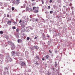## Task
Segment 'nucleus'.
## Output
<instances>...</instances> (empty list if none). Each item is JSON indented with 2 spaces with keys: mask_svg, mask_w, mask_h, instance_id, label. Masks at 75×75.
Instances as JSON below:
<instances>
[{
  "mask_svg": "<svg viewBox=\"0 0 75 75\" xmlns=\"http://www.w3.org/2000/svg\"><path fill=\"white\" fill-rule=\"evenodd\" d=\"M28 29H30V30H33V28L30 26H28L26 28V30H25V29L23 28V29L22 28L21 29V33L22 34L23 32H24V31H26V32H27L28 33V32H30V31Z\"/></svg>",
  "mask_w": 75,
  "mask_h": 75,
  "instance_id": "nucleus-1",
  "label": "nucleus"
},
{
  "mask_svg": "<svg viewBox=\"0 0 75 75\" xmlns=\"http://www.w3.org/2000/svg\"><path fill=\"white\" fill-rule=\"evenodd\" d=\"M6 61L7 62H9V61H10V62H11L12 61H13V59H11V58H10L9 57H7Z\"/></svg>",
  "mask_w": 75,
  "mask_h": 75,
  "instance_id": "nucleus-2",
  "label": "nucleus"
},
{
  "mask_svg": "<svg viewBox=\"0 0 75 75\" xmlns=\"http://www.w3.org/2000/svg\"><path fill=\"white\" fill-rule=\"evenodd\" d=\"M33 9L34 10V12L35 13H38V10L36 8V7L35 6L33 7Z\"/></svg>",
  "mask_w": 75,
  "mask_h": 75,
  "instance_id": "nucleus-3",
  "label": "nucleus"
},
{
  "mask_svg": "<svg viewBox=\"0 0 75 75\" xmlns=\"http://www.w3.org/2000/svg\"><path fill=\"white\" fill-rule=\"evenodd\" d=\"M4 71L5 73H8V68L5 67Z\"/></svg>",
  "mask_w": 75,
  "mask_h": 75,
  "instance_id": "nucleus-4",
  "label": "nucleus"
},
{
  "mask_svg": "<svg viewBox=\"0 0 75 75\" xmlns=\"http://www.w3.org/2000/svg\"><path fill=\"white\" fill-rule=\"evenodd\" d=\"M21 67H25L26 64L25 62H23L21 64Z\"/></svg>",
  "mask_w": 75,
  "mask_h": 75,
  "instance_id": "nucleus-5",
  "label": "nucleus"
},
{
  "mask_svg": "<svg viewBox=\"0 0 75 75\" xmlns=\"http://www.w3.org/2000/svg\"><path fill=\"white\" fill-rule=\"evenodd\" d=\"M11 49L12 50H14V49L15 48V45H14V44L13 43L11 45Z\"/></svg>",
  "mask_w": 75,
  "mask_h": 75,
  "instance_id": "nucleus-6",
  "label": "nucleus"
},
{
  "mask_svg": "<svg viewBox=\"0 0 75 75\" xmlns=\"http://www.w3.org/2000/svg\"><path fill=\"white\" fill-rule=\"evenodd\" d=\"M20 35V34L18 33L16 35H15L16 36V38H17V39H18V38H20V37L19 35Z\"/></svg>",
  "mask_w": 75,
  "mask_h": 75,
  "instance_id": "nucleus-7",
  "label": "nucleus"
},
{
  "mask_svg": "<svg viewBox=\"0 0 75 75\" xmlns=\"http://www.w3.org/2000/svg\"><path fill=\"white\" fill-rule=\"evenodd\" d=\"M21 26L22 27V28H24V27H25V25L24 22H23L22 23Z\"/></svg>",
  "mask_w": 75,
  "mask_h": 75,
  "instance_id": "nucleus-8",
  "label": "nucleus"
},
{
  "mask_svg": "<svg viewBox=\"0 0 75 75\" xmlns=\"http://www.w3.org/2000/svg\"><path fill=\"white\" fill-rule=\"evenodd\" d=\"M16 55L17 56H20L21 55V53L20 52H16Z\"/></svg>",
  "mask_w": 75,
  "mask_h": 75,
  "instance_id": "nucleus-9",
  "label": "nucleus"
},
{
  "mask_svg": "<svg viewBox=\"0 0 75 75\" xmlns=\"http://www.w3.org/2000/svg\"><path fill=\"white\" fill-rule=\"evenodd\" d=\"M49 56L48 55H47L45 56V58L46 59H49Z\"/></svg>",
  "mask_w": 75,
  "mask_h": 75,
  "instance_id": "nucleus-10",
  "label": "nucleus"
},
{
  "mask_svg": "<svg viewBox=\"0 0 75 75\" xmlns=\"http://www.w3.org/2000/svg\"><path fill=\"white\" fill-rule=\"evenodd\" d=\"M8 24V25H11V21H9L7 23Z\"/></svg>",
  "mask_w": 75,
  "mask_h": 75,
  "instance_id": "nucleus-11",
  "label": "nucleus"
},
{
  "mask_svg": "<svg viewBox=\"0 0 75 75\" xmlns=\"http://www.w3.org/2000/svg\"><path fill=\"white\" fill-rule=\"evenodd\" d=\"M22 41V40L21 39H18V43H21V42Z\"/></svg>",
  "mask_w": 75,
  "mask_h": 75,
  "instance_id": "nucleus-12",
  "label": "nucleus"
},
{
  "mask_svg": "<svg viewBox=\"0 0 75 75\" xmlns=\"http://www.w3.org/2000/svg\"><path fill=\"white\" fill-rule=\"evenodd\" d=\"M11 54L12 55H14V54H15V52H14V51H12L11 52Z\"/></svg>",
  "mask_w": 75,
  "mask_h": 75,
  "instance_id": "nucleus-13",
  "label": "nucleus"
},
{
  "mask_svg": "<svg viewBox=\"0 0 75 75\" xmlns=\"http://www.w3.org/2000/svg\"><path fill=\"white\" fill-rule=\"evenodd\" d=\"M35 47V49H36V50H38V47L37 46H34Z\"/></svg>",
  "mask_w": 75,
  "mask_h": 75,
  "instance_id": "nucleus-14",
  "label": "nucleus"
},
{
  "mask_svg": "<svg viewBox=\"0 0 75 75\" xmlns=\"http://www.w3.org/2000/svg\"><path fill=\"white\" fill-rule=\"evenodd\" d=\"M31 50H34L35 49V46H33L30 47Z\"/></svg>",
  "mask_w": 75,
  "mask_h": 75,
  "instance_id": "nucleus-15",
  "label": "nucleus"
},
{
  "mask_svg": "<svg viewBox=\"0 0 75 75\" xmlns=\"http://www.w3.org/2000/svg\"><path fill=\"white\" fill-rule=\"evenodd\" d=\"M19 0H16V4H19V3H20V2H19Z\"/></svg>",
  "mask_w": 75,
  "mask_h": 75,
  "instance_id": "nucleus-16",
  "label": "nucleus"
},
{
  "mask_svg": "<svg viewBox=\"0 0 75 75\" xmlns=\"http://www.w3.org/2000/svg\"><path fill=\"white\" fill-rule=\"evenodd\" d=\"M3 13H4V12H3V11H0V13L1 15H2V14H3Z\"/></svg>",
  "mask_w": 75,
  "mask_h": 75,
  "instance_id": "nucleus-17",
  "label": "nucleus"
},
{
  "mask_svg": "<svg viewBox=\"0 0 75 75\" xmlns=\"http://www.w3.org/2000/svg\"><path fill=\"white\" fill-rule=\"evenodd\" d=\"M35 64L36 65H38V66H39V64L38 63V61H36V63H35Z\"/></svg>",
  "mask_w": 75,
  "mask_h": 75,
  "instance_id": "nucleus-18",
  "label": "nucleus"
},
{
  "mask_svg": "<svg viewBox=\"0 0 75 75\" xmlns=\"http://www.w3.org/2000/svg\"><path fill=\"white\" fill-rule=\"evenodd\" d=\"M36 4L35 2H33L32 3V6H35V5Z\"/></svg>",
  "mask_w": 75,
  "mask_h": 75,
  "instance_id": "nucleus-19",
  "label": "nucleus"
},
{
  "mask_svg": "<svg viewBox=\"0 0 75 75\" xmlns=\"http://www.w3.org/2000/svg\"><path fill=\"white\" fill-rule=\"evenodd\" d=\"M25 54L26 55H27L28 54V52L27 51L25 52Z\"/></svg>",
  "mask_w": 75,
  "mask_h": 75,
  "instance_id": "nucleus-20",
  "label": "nucleus"
},
{
  "mask_svg": "<svg viewBox=\"0 0 75 75\" xmlns=\"http://www.w3.org/2000/svg\"><path fill=\"white\" fill-rule=\"evenodd\" d=\"M46 37H48V38H50V35L47 34L46 35Z\"/></svg>",
  "mask_w": 75,
  "mask_h": 75,
  "instance_id": "nucleus-21",
  "label": "nucleus"
},
{
  "mask_svg": "<svg viewBox=\"0 0 75 75\" xmlns=\"http://www.w3.org/2000/svg\"><path fill=\"white\" fill-rule=\"evenodd\" d=\"M6 38L7 40H8V39L9 37H8V36H6Z\"/></svg>",
  "mask_w": 75,
  "mask_h": 75,
  "instance_id": "nucleus-22",
  "label": "nucleus"
},
{
  "mask_svg": "<svg viewBox=\"0 0 75 75\" xmlns=\"http://www.w3.org/2000/svg\"><path fill=\"white\" fill-rule=\"evenodd\" d=\"M16 26H13L12 27V29L13 30H14V29H16Z\"/></svg>",
  "mask_w": 75,
  "mask_h": 75,
  "instance_id": "nucleus-23",
  "label": "nucleus"
},
{
  "mask_svg": "<svg viewBox=\"0 0 75 75\" xmlns=\"http://www.w3.org/2000/svg\"><path fill=\"white\" fill-rule=\"evenodd\" d=\"M55 65L56 67L57 66V62H55Z\"/></svg>",
  "mask_w": 75,
  "mask_h": 75,
  "instance_id": "nucleus-24",
  "label": "nucleus"
},
{
  "mask_svg": "<svg viewBox=\"0 0 75 75\" xmlns=\"http://www.w3.org/2000/svg\"><path fill=\"white\" fill-rule=\"evenodd\" d=\"M47 75H51V74H50L49 73H50V72H49V71H47Z\"/></svg>",
  "mask_w": 75,
  "mask_h": 75,
  "instance_id": "nucleus-25",
  "label": "nucleus"
},
{
  "mask_svg": "<svg viewBox=\"0 0 75 75\" xmlns=\"http://www.w3.org/2000/svg\"><path fill=\"white\" fill-rule=\"evenodd\" d=\"M35 21H37V22H38V19L36 18L35 19Z\"/></svg>",
  "mask_w": 75,
  "mask_h": 75,
  "instance_id": "nucleus-26",
  "label": "nucleus"
},
{
  "mask_svg": "<svg viewBox=\"0 0 75 75\" xmlns=\"http://www.w3.org/2000/svg\"><path fill=\"white\" fill-rule=\"evenodd\" d=\"M16 32H18V31H19V30L18 29V28H17L16 29Z\"/></svg>",
  "mask_w": 75,
  "mask_h": 75,
  "instance_id": "nucleus-27",
  "label": "nucleus"
},
{
  "mask_svg": "<svg viewBox=\"0 0 75 75\" xmlns=\"http://www.w3.org/2000/svg\"><path fill=\"white\" fill-rule=\"evenodd\" d=\"M50 14H52V13H53V11H50Z\"/></svg>",
  "mask_w": 75,
  "mask_h": 75,
  "instance_id": "nucleus-28",
  "label": "nucleus"
},
{
  "mask_svg": "<svg viewBox=\"0 0 75 75\" xmlns=\"http://www.w3.org/2000/svg\"><path fill=\"white\" fill-rule=\"evenodd\" d=\"M14 10V7H12V11H13V10Z\"/></svg>",
  "mask_w": 75,
  "mask_h": 75,
  "instance_id": "nucleus-29",
  "label": "nucleus"
},
{
  "mask_svg": "<svg viewBox=\"0 0 75 75\" xmlns=\"http://www.w3.org/2000/svg\"><path fill=\"white\" fill-rule=\"evenodd\" d=\"M36 57L38 59H39V56H36Z\"/></svg>",
  "mask_w": 75,
  "mask_h": 75,
  "instance_id": "nucleus-30",
  "label": "nucleus"
},
{
  "mask_svg": "<svg viewBox=\"0 0 75 75\" xmlns=\"http://www.w3.org/2000/svg\"><path fill=\"white\" fill-rule=\"evenodd\" d=\"M0 33L1 34H3V31H1L0 32Z\"/></svg>",
  "mask_w": 75,
  "mask_h": 75,
  "instance_id": "nucleus-31",
  "label": "nucleus"
},
{
  "mask_svg": "<svg viewBox=\"0 0 75 75\" xmlns=\"http://www.w3.org/2000/svg\"><path fill=\"white\" fill-rule=\"evenodd\" d=\"M27 40H30V38L29 37H27Z\"/></svg>",
  "mask_w": 75,
  "mask_h": 75,
  "instance_id": "nucleus-32",
  "label": "nucleus"
},
{
  "mask_svg": "<svg viewBox=\"0 0 75 75\" xmlns=\"http://www.w3.org/2000/svg\"><path fill=\"white\" fill-rule=\"evenodd\" d=\"M25 20H26L25 22H27V21H28V18H26Z\"/></svg>",
  "mask_w": 75,
  "mask_h": 75,
  "instance_id": "nucleus-33",
  "label": "nucleus"
},
{
  "mask_svg": "<svg viewBox=\"0 0 75 75\" xmlns=\"http://www.w3.org/2000/svg\"><path fill=\"white\" fill-rule=\"evenodd\" d=\"M37 36H36L34 38L35 40H36V39H37Z\"/></svg>",
  "mask_w": 75,
  "mask_h": 75,
  "instance_id": "nucleus-34",
  "label": "nucleus"
},
{
  "mask_svg": "<svg viewBox=\"0 0 75 75\" xmlns=\"http://www.w3.org/2000/svg\"><path fill=\"white\" fill-rule=\"evenodd\" d=\"M63 13L65 14L66 13V12H65V11H63Z\"/></svg>",
  "mask_w": 75,
  "mask_h": 75,
  "instance_id": "nucleus-35",
  "label": "nucleus"
},
{
  "mask_svg": "<svg viewBox=\"0 0 75 75\" xmlns=\"http://www.w3.org/2000/svg\"><path fill=\"white\" fill-rule=\"evenodd\" d=\"M57 52H58V51L56 50V51H55V54L57 53Z\"/></svg>",
  "mask_w": 75,
  "mask_h": 75,
  "instance_id": "nucleus-36",
  "label": "nucleus"
},
{
  "mask_svg": "<svg viewBox=\"0 0 75 75\" xmlns=\"http://www.w3.org/2000/svg\"><path fill=\"white\" fill-rule=\"evenodd\" d=\"M21 22H22V21H21V20H20L19 22V23H21Z\"/></svg>",
  "mask_w": 75,
  "mask_h": 75,
  "instance_id": "nucleus-37",
  "label": "nucleus"
},
{
  "mask_svg": "<svg viewBox=\"0 0 75 75\" xmlns=\"http://www.w3.org/2000/svg\"><path fill=\"white\" fill-rule=\"evenodd\" d=\"M41 1H42V4H43L44 3V2L42 0H41Z\"/></svg>",
  "mask_w": 75,
  "mask_h": 75,
  "instance_id": "nucleus-38",
  "label": "nucleus"
},
{
  "mask_svg": "<svg viewBox=\"0 0 75 75\" xmlns=\"http://www.w3.org/2000/svg\"><path fill=\"white\" fill-rule=\"evenodd\" d=\"M52 0H50V1L49 2H50V3H52Z\"/></svg>",
  "mask_w": 75,
  "mask_h": 75,
  "instance_id": "nucleus-39",
  "label": "nucleus"
},
{
  "mask_svg": "<svg viewBox=\"0 0 75 75\" xmlns=\"http://www.w3.org/2000/svg\"><path fill=\"white\" fill-rule=\"evenodd\" d=\"M7 17H10V15L8 14H7Z\"/></svg>",
  "mask_w": 75,
  "mask_h": 75,
  "instance_id": "nucleus-40",
  "label": "nucleus"
},
{
  "mask_svg": "<svg viewBox=\"0 0 75 75\" xmlns=\"http://www.w3.org/2000/svg\"><path fill=\"white\" fill-rule=\"evenodd\" d=\"M4 17H6V14H5V13L4 14Z\"/></svg>",
  "mask_w": 75,
  "mask_h": 75,
  "instance_id": "nucleus-41",
  "label": "nucleus"
},
{
  "mask_svg": "<svg viewBox=\"0 0 75 75\" xmlns=\"http://www.w3.org/2000/svg\"><path fill=\"white\" fill-rule=\"evenodd\" d=\"M48 8H49V9H50V8H51V7H50V6H48Z\"/></svg>",
  "mask_w": 75,
  "mask_h": 75,
  "instance_id": "nucleus-42",
  "label": "nucleus"
},
{
  "mask_svg": "<svg viewBox=\"0 0 75 75\" xmlns=\"http://www.w3.org/2000/svg\"><path fill=\"white\" fill-rule=\"evenodd\" d=\"M49 52H50V53H52V52H51V50H49Z\"/></svg>",
  "mask_w": 75,
  "mask_h": 75,
  "instance_id": "nucleus-43",
  "label": "nucleus"
},
{
  "mask_svg": "<svg viewBox=\"0 0 75 75\" xmlns=\"http://www.w3.org/2000/svg\"><path fill=\"white\" fill-rule=\"evenodd\" d=\"M45 60V59H44V57H43L42 58V61H44V60Z\"/></svg>",
  "mask_w": 75,
  "mask_h": 75,
  "instance_id": "nucleus-44",
  "label": "nucleus"
},
{
  "mask_svg": "<svg viewBox=\"0 0 75 75\" xmlns=\"http://www.w3.org/2000/svg\"><path fill=\"white\" fill-rule=\"evenodd\" d=\"M50 55L51 57H53V54H50Z\"/></svg>",
  "mask_w": 75,
  "mask_h": 75,
  "instance_id": "nucleus-45",
  "label": "nucleus"
},
{
  "mask_svg": "<svg viewBox=\"0 0 75 75\" xmlns=\"http://www.w3.org/2000/svg\"><path fill=\"white\" fill-rule=\"evenodd\" d=\"M59 67L58 68V70H56V71H58V70H59Z\"/></svg>",
  "mask_w": 75,
  "mask_h": 75,
  "instance_id": "nucleus-46",
  "label": "nucleus"
},
{
  "mask_svg": "<svg viewBox=\"0 0 75 75\" xmlns=\"http://www.w3.org/2000/svg\"><path fill=\"white\" fill-rule=\"evenodd\" d=\"M32 1H35V0H31Z\"/></svg>",
  "mask_w": 75,
  "mask_h": 75,
  "instance_id": "nucleus-47",
  "label": "nucleus"
},
{
  "mask_svg": "<svg viewBox=\"0 0 75 75\" xmlns=\"http://www.w3.org/2000/svg\"><path fill=\"white\" fill-rule=\"evenodd\" d=\"M36 8H37V9H38V8H39V7H37Z\"/></svg>",
  "mask_w": 75,
  "mask_h": 75,
  "instance_id": "nucleus-48",
  "label": "nucleus"
},
{
  "mask_svg": "<svg viewBox=\"0 0 75 75\" xmlns=\"http://www.w3.org/2000/svg\"><path fill=\"white\" fill-rule=\"evenodd\" d=\"M52 69L54 71V68H53Z\"/></svg>",
  "mask_w": 75,
  "mask_h": 75,
  "instance_id": "nucleus-49",
  "label": "nucleus"
},
{
  "mask_svg": "<svg viewBox=\"0 0 75 75\" xmlns=\"http://www.w3.org/2000/svg\"><path fill=\"white\" fill-rule=\"evenodd\" d=\"M68 1H71V0H68Z\"/></svg>",
  "mask_w": 75,
  "mask_h": 75,
  "instance_id": "nucleus-50",
  "label": "nucleus"
},
{
  "mask_svg": "<svg viewBox=\"0 0 75 75\" xmlns=\"http://www.w3.org/2000/svg\"><path fill=\"white\" fill-rule=\"evenodd\" d=\"M70 6H72V4H70Z\"/></svg>",
  "mask_w": 75,
  "mask_h": 75,
  "instance_id": "nucleus-51",
  "label": "nucleus"
},
{
  "mask_svg": "<svg viewBox=\"0 0 75 75\" xmlns=\"http://www.w3.org/2000/svg\"><path fill=\"white\" fill-rule=\"evenodd\" d=\"M64 1H66V0H63Z\"/></svg>",
  "mask_w": 75,
  "mask_h": 75,
  "instance_id": "nucleus-52",
  "label": "nucleus"
},
{
  "mask_svg": "<svg viewBox=\"0 0 75 75\" xmlns=\"http://www.w3.org/2000/svg\"><path fill=\"white\" fill-rule=\"evenodd\" d=\"M63 7H65V6H63Z\"/></svg>",
  "mask_w": 75,
  "mask_h": 75,
  "instance_id": "nucleus-53",
  "label": "nucleus"
}]
</instances>
